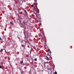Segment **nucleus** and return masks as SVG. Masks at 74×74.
I'll list each match as a JSON object with an SVG mask.
<instances>
[{"mask_svg":"<svg viewBox=\"0 0 74 74\" xmlns=\"http://www.w3.org/2000/svg\"><path fill=\"white\" fill-rule=\"evenodd\" d=\"M0 69H1V66L0 65Z\"/></svg>","mask_w":74,"mask_h":74,"instance_id":"a211bd4d","label":"nucleus"},{"mask_svg":"<svg viewBox=\"0 0 74 74\" xmlns=\"http://www.w3.org/2000/svg\"><path fill=\"white\" fill-rule=\"evenodd\" d=\"M39 11V10H38V9L37 8V9L35 10V12H34L35 14H36V13H38Z\"/></svg>","mask_w":74,"mask_h":74,"instance_id":"f257e3e1","label":"nucleus"},{"mask_svg":"<svg viewBox=\"0 0 74 74\" xmlns=\"http://www.w3.org/2000/svg\"><path fill=\"white\" fill-rule=\"evenodd\" d=\"M0 40L1 41V37H0Z\"/></svg>","mask_w":74,"mask_h":74,"instance_id":"2eb2a0df","label":"nucleus"},{"mask_svg":"<svg viewBox=\"0 0 74 74\" xmlns=\"http://www.w3.org/2000/svg\"><path fill=\"white\" fill-rule=\"evenodd\" d=\"M10 23L11 25H14V24L12 22H10Z\"/></svg>","mask_w":74,"mask_h":74,"instance_id":"9d476101","label":"nucleus"},{"mask_svg":"<svg viewBox=\"0 0 74 74\" xmlns=\"http://www.w3.org/2000/svg\"><path fill=\"white\" fill-rule=\"evenodd\" d=\"M55 74H57V72L56 71L55 72Z\"/></svg>","mask_w":74,"mask_h":74,"instance_id":"f3484780","label":"nucleus"},{"mask_svg":"<svg viewBox=\"0 0 74 74\" xmlns=\"http://www.w3.org/2000/svg\"><path fill=\"white\" fill-rule=\"evenodd\" d=\"M37 18H38V19L39 20H40V19H41V18H40V17H38V16H37Z\"/></svg>","mask_w":74,"mask_h":74,"instance_id":"423d86ee","label":"nucleus"},{"mask_svg":"<svg viewBox=\"0 0 74 74\" xmlns=\"http://www.w3.org/2000/svg\"><path fill=\"white\" fill-rule=\"evenodd\" d=\"M26 15H27V13H26Z\"/></svg>","mask_w":74,"mask_h":74,"instance_id":"412c9836","label":"nucleus"},{"mask_svg":"<svg viewBox=\"0 0 74 74\" xmlns=\"http://www.w3.org/2000/svg\"><path fill=\"white\" fill-rule=\"evenodd\" d=\"M45 59H46V60H49V58H48V57L47 56H45Z\"/></svg>","mask_w":74,"mask_h":74,"instance_id":"f03ea898","label":"nucleus"},{"mask_svg":"<svg viewBox=\"0 0 74 74\" xmlns=\"http://www.w3.org/2000/svg\"><path fill=\"white\" fill-rule=\"evenodd\" d=\"M33 5H31V7H33Z\"/></svg>","mask_w":74,"mask_h":74,"instance_id":"4468645a","label":"nucleus"},{"mask_svg":"<svg viewBox=\"0 0 74 74\" xmlns=\"http://www.w3.org/2000/svg\"><path fill=\"white\" fill-rule=\"evenodd\" d=\"M47 55H48V56H49V53H48L47 54Z\"/></svg>","mask_w":74,"mask_h":74,"instance_id":"6ab92c4d","label":"nucleus"},{"mask_svg":"<svg viewBox=\"0 0 74 74\" xmlns=\"http://www.w3.org/2000/svg\"><path fill=\"white\" fill-rule=\"evenodd\" d=\"M3 50H4V49H1L0 51V52H3Z\"/></svg>","mask_w":74,"mask_h":74,"instance_id":"1a4fd4ad","label":"nucleus"},{"mask_svg":"<svg viewBox=\"0 0 74 74\" xmlns=\"http://www.w3.org/2000/svg\"><path fill=\"white\" fill-rule=\"evenodd\" d=\"M44 66H45V65H44Z\"/></svg>","mask_w":74,"mask_h":74,"instance_id":"aec40b11","label":"nucleus"},{"mask_svg":"<svg viewBox=\"0 0 74 74\" xmlns=\"http://www.w3.org/2000/svg\"><path fill=\"white\" fill-rule=\"evenodd\" d=\"M23 60L21 61L20 62V64H22V63H23Z\"/></svg>","mask_w":74,"mask_h":74,"instance_id":"0eeeda50","label":"nucleus"},{"mask_svg":"<svg viewBox=\"0 0 74 74\" xmlns=\"http://www.w3.org/2000/svg\"><path fill=\"white\" fill-rule=\"evenodd\" d=\"M24 73V72H23V71H22L21 72V74H23Z\"/></svg>","mask_w":74,"mask_h":74,"instance_id":"9b49d317","label":"nucleus"},{"mask_svg":"<svg viewBox=\"0 0 74 74\" xmlns=\"http://www.w3.org/2000/svg\"><path fill=\"white\" fill-rule=\"evenodd\" d=\"M23 23L24 24V25H27V23L26 22H23Z\"/></svg>","mask_w":74,"mask_h":74,"instance_id":"39448f33","label":"nucleus"},{"mask_svg":"<svg viewBox=\"0 0 74 74\" xmlns=\"http://www.w3.org/2000/svg\"><path fill=\"white\" fill-rule=\"evenodd\" d=\"M25 14H26V13H27V11H25Z\"/></svg>","mask_w":74,"mask_h":74,"instance_id":"dca6fc26","label":"nucleus"},{"mask_svg":"<svg viewBox=\"0 0 74 74\" xmlns=\"http://www.w3.org/2000/svg\"><path fill=\"white\" fill-rule=\"evenodd\" d=\"M33 48L34 49H35V50H36V47L34 46H32Z\"/></svg>","mask_w":74,"mask_h":74,"instance_id":"6e6552de","label":"nucleus"},{"mask_svg":"<svg viewBox=\"0 0 74 74\" xmlns=\"http://www.w3.org/2000/svg\"><path fill=\"white\" fill-rule=\"evenodd\" d=\"M53 69L54 70V69L55 68V67H54V66H53L52 67Z\"/></svg>","mask_w":74,"mask_h":74,"instance_id":"f8f14e48","label":"nucleus"},{"mask_svg":"<svg viewBox=\"0 0 74 74\" xmlns=\"http://www.w3.org/2000/svg\"><path fill=\"white\" fill-rule=\"evenodd\" d=\"M26 40L25 41V44H26L27 43V44H29V42L28 41V40Z\"/></svg>","mask_w":74,"mask_h":74,"instance_id":"20e7f679","label":"nucleus"},{"mask_svg":"<svg viewBox=\"0 0 74 74\" xmlns=\"http://www.w3.org/2000/svg\"><path fill=\"white\" fill-rule=\"evenodd\" d=\"M47 51L48 52H49V53H50V54H51V50H50V49H48Z\"/></svg>","mask_w":74,"mask_h":74,"instance_id":"7ed1b4c3","label":"nucleus"},{"mask_svg":"<svg viewBox=\"0 0 74 74\" xmlns=\"http://www.w3.org/2000/svg\"><path fill=\"white\" fill-rule=\"evenodd\" d=\"M34 60H35V61H37V58H35Z\"/></svg>","mask_w":74,"mask_h":74,"instance_id":"ddd939ff","label":"nucleus"}]
</instances>
